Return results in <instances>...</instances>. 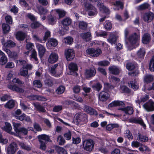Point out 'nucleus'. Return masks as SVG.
Masks as SVG:
<instances>
[{"label":"nucleus","instance_id":"f8f14e48","mask_svg":"<svg viewBox=\"0 0 154 154\" xmlns=\"http://www.w3.org/2000/svg\"><path fill=\"white\" fill-rule=\"evenodd\" d=\"M8 87L9 89L17 93H23L24 91L23 89L18 86L10 85H8Z\"/></svg>","mask_w":154,"mask_h":154},{"label":"nucleus","instance_id":"2f4dec72","mask_svg":"<svg viewBox=\"0 0 154 154\" xmlns=\"http://www.w3.org/2000/svg\"><path fill=\"white\" fill-rule=\"evenodd\" d=\"M19 132L16 134V136H20V134H22L24 135H26L27 134L28 130L24 127H23L19 128Z\"/></svg>","mask_w":154,"mask_h":154},{"label":"nucleus","instance_id":"9d476101","mask_svg":"<svg viewBox=\"0 0 154 154\" xmlns=\"http://www.w3.org/2000/svg\"><path fill=\"white\" fill-rule=\"evenodd\" d=\"M118 38V36L116 32H111L110 34L108 41L111 44H115Z\"/></svg>","mask_w":154,"mask_h":154},{"label":"nucleus","instance_id":"473e14b6","mask_svg":"<svg viewBox=\"0 0 154 154\" xmlns=\"http://www.w3.org/2000/svg\"><path fill=\"white\" fill-rule=\"evenodd\" d=\"M37 8L40 14H46L48 12V10L42 6H37Z\"/></svg>","mask_w":154,"mask_h":154},{"label":"nucleus","instance_id":"13d9d810","mask_svg":"<svg viewBox=\"0 0 154 154\" xmlns=\"http://www.w3.org/2000/svg\"><path fill=\"white\" fill-rule=\"evenodd\" d=\"M120 89L123 93H129L130 92V90L125 85H121L120 86Z\"/></svg>","mask_w":154,"mask_h":154},{"label":"nucleus","instance_id":"a18cd8bd","mask_svg":"<svg viewBox=\"0 0 154 154\" xmlns=\"http://www.w3.org/2000/svg\"><path fill=\"white\" fill-rule=\"evenodd\" d=\"M140 146L139 148V150L141 152H149L150 151V149L149 148L146 146L143 145L142 144H140Z\"/></svg>","mask_w":154,"mask_h":154},{"label":"nucleus","instance_id":"dca6fc26","mask_svg":"<svg viewBox=\"0 0 154 154\" xmlns=\"http://www.w3.org/2000/svg\"><path fill=\"white\" fill-rule=\"evenodd\" d=\"M54 11L58 15L59 19L63 18L66 15V12L63 10L57 9H54Z\"/></svg>","mask_w":154,"mask_h":154},{"label":"nucleus","instance_id":"2eb2a0df","mask_svg":"<svg viewBox=\"0 0 154 154\" xmlns=\"http://www.w3.org/2000/svg\"><path fill=\"white\" fill-rule=\"evenodd\" d=\"M36 47L38 50L39 56L40 57H42L45 52V48L42 45L40 44H37Z\"/></svg>","mask_w":154,"mask_h":154},{"label":"nucleus","instance_id":"49530a36","mask_svg":"<svg viewBox=\"0 0 154 154\" xmlns=\"http://www.w3.org/2000/svg\"><path fill=\"white\" fill-rule=\"evenodd\" d=\"M33 86L38 88H41L42 86V84L39 80H35L33 81Z\"/></svg>","mask_w":154,"mask_h":154},{"label":"nucleus","instance_id":"69168bd1","mask_svg":"<svg viewBox=\"0 0 154 154\" xmlns=\"http://www.w3.org/2000/svg\"><path fill=\"white\" fill-rule=\"evenodd\" d=\"M92 87L94 90L99 91L101 88L102 86L100 83H97L93 85Z\"/></svg>","mask_w":154,"mask_h":154},{"label":"nucleus","instance_id":"f704fd0d","mask_svg":"<svg viewBox=\"0 0 154 154\" xmlns=\"http://www.w3.org/2000/svg\"><path fill=\"white\" fill-rule=\"evenodd\" d=\"M150 6V5L147 3H145L137 7L138 10H143L147 9Z\"/></svg>","mask_w":154,"mask_h":154},{"label":"nucleus","instance_id":"aec40b11","mask_svg":"<svg viewBox=\"0 0 154 154\" xmlns=\"http://www.w3.org/2000/svg\"><path fill=\"white\" fill-rule=\"evenodd\" d=\"M125 104L122 101H113L112 103L109 105L108 107H111L114 106H124Z\"/></svg>","mask_w":154,"mask_h":154},{"label":"nucleus","instance_id":"8fccbe9b","mask_svg":"<svg viewBox=\"0 0 154 154\" xmlns=\"http://www.w3.org/2000/svg\"><path fill=\"white\" fill-rule=\"evenodd\" d=\"M63 106L62 105H56L53 108L52 111L54 112H58L62 110Z\"/></svg>","mask_w":154,"mask_h":154},{"label":"nucleus","instance_id":"a878e982","mask_svg":"<svg viewBox=\"0 0 154 154\" xmlns=\"http://www.w3.org/2000/svg\"><path fill=\"white\" fill-rule=\"evenodd\" d=\"M137 54L138 57L142 60L144 58L145 54V49L143 48H140L137 51Z\"/></svg>","mask_w":154,"mask_h":154},{"label":"nucleus","instance_id":"4468645a","mask_svg":"<svg viewBox=\"0 0 154 154\" xmlns=\"http://www.w3.org/2000/svg\"><path fill=\"white\" fill-rule=\"evenodd\" d=\"M96 73L95 69L94 68H91L86 70L85 75L87 78H89L94 76Z\"/></svg>","mask_w":154,"mask_h":154},{"label":"nucleus","instance_id":"de8ad7c7","mask_svg":"<svg viewBox=\"0 0 154 154\" xmlns=\"http://www.w3.org/2000/svg\"><path fill=\"white\" fill-rule=\"evenodd\" d=\"M2 28L4 33H8L10 30V26L8 24L5 23L2 24Z\"/></svg>","mask_w":154,"mask_h":154},{"label":"nucleus","instance_id":"7c9ffc66","mask_svg":"<svg viewBox=\"0 0 154 154\" xmlns=\"http://www.w3.org/2000/svg\"><path fill=\"white\" fill-rule=\"evenodd\" d=\"M33 104L37 110L39 112H46L44 107L40 104L35 103H33Z\"/></svg>","mask_w":154,"mask_h":154},{"label":"nucleus","instance_id":"37998d69","mask_svg":"<svg viewBox=\"0 0 154 154\" xmlns=\"http://www.w3.org/2000/svg\"><path fill=\"white\" fill-rule=\"evenodd\" d=\"M33 99L34 100H37L39 101H45L47 99L45 97L39 95H35L32 96Z\"/></svg>","mask_w":154,"mask_h":154},{"label":"nucleus","instance_id":"6e6d98bb","mask_svg":"<svg viewBox=\"0 0 154 154\" xmlns=\"http://www.w3.org/2000/svg\"><path fill=\"white\" fill-rule=\"evenodd\" d=\"M13 125L14 126V129L15 131L16 134L17 133L19 132V128L21 126V124L20 123H16L14 122H13Z\"/></svg>","mask_w":154,"mask_h":154},{"label":"nucleus","instance_id":"0eeeda50","mask_svg":"<svg viewBox=\"0 0 154 154\" xmlns=\"http://www.w3.org/2000/svg\"><path fill=\"white\" fill-rule=\"evenodd\" d=\"M140 35L134 33L131 35L129 37L128 40L130 43L132 44L136 43L140 39Z\"/></svg>","mask_w":154,"mask_h":154},{"label":"nucleus","instance_id":"ddd939ff","mask_svg":"<svg viewBox=\"0 0 154 154\" xmlns=\"http://www.w3.org/2000/svg\"><path fill=\"white\" fill-rule=\"evenodd\" d=\"M58 59V56L55 53L52 52L51 53L48 58V62L51 63H54L57 62Z\"/></svg>","mask_w":154,"mask_h":154},{"label":"nucleus","instance_id":"58836bf2","mask_svg":"<svg viewBox=\"0 0 154 154\" xmlns=\"http://www.w3.org/2000/svg\"><path fill=\"white\" fill-rule=\"evenodd\" d=\"M57 44V41L54 39H50L48 42V45L50 47L56 46Z\"/></svg>","mask_w":154,"mask_h":154},{"label":"nucleus","instance_id":"0e129e2a","mask_svg":"<svg viewBox=\"0 0 154 154\" xmlns=\"http://www.w3.org/2000/svg\"><path fill=\"white\" fill-rule=\"evenodd\" d=\"M57 142L60 145H63L65 142V140L63 137L61 136H59L57 138Z\"/></svg>","mask_w":154,"mask_h":154},{"label":"nucleus","instance_id":"79ce46f5","mask_svg":"<svg viewBox=\"0 0 154 154\" xmlns=\"http://www.w3.org/2000/svg\"><path fill=\"white\" fill-rule=\"evenodd\" d=\"M5 46H7L9 48L14 47L16 45V44L13 41L9 40L6 43H4Z\"/></svg>","mask_w":154,"mask_h":154},{"label":"nucleus","instance_id":"393cba45","mask_svg":"<svg viewBox=\"0 0 154 154\" xmlns=\"http://www.w3.org/2000/svg\"><path fill=\"white\" fill-rule=\"evenodd\" d=\"M128 85L129 87H131L134 90H137L139 86L137 82L135 80L130 81L128 83Z\"/></svg>","mask_w":154,"mask_h":154},{"label":"nucleus","instance_id":"4d7b16f0","mask_svg":"<svg viewBox=\"0 0 154 154\" xmlns=\"http://www.w3.org/2000/svg\"><path fill=\"white\" fill-rule=\"evenodd\" d=\"M4 54V55H2L0 59V64L2 65L5 64L7 62V58L5 54Z\"/></svg>","mask_w":154,"mask_h":154},{"label":"nucleus","instance_id":"6e6552de","mask_svg":"<svg viewBox=\"0 0 154 154\" xmlns=\"http://www.w3.org/2000/svg\"><path fill=\"white\" fill-rule=\"evenodd\" d=\"M154 18V14L151 12L145 13L143 16V20L148 23L150 22Z\"/></svg>","mask_w":154,"mask_h":154},{"label":"nucleus","instance_id":"7ed1b4c3","mask_svg":"<svg viewBox=\"0 0 154 154\" xmlns=\"http://www.w3.org/2000/svg\"><path fill=\"white\" fill-rule=\"evenodd\" d=\"M18 149L17 145L16 143L14 142L10 144L6 149L7 154H15Z\"/></svg>","mask_w":154,"mask_h":154},{"label":"nucleus","instance_id":"864d4df0","mask_svg":"<svg viewBox=\"0 0 154 154\" xmlns=\"http://www.w3.org/2000/svg\"><path fill=\"white\" fill-rule=\"evenodd\" d=\"M119 127V125L117 124H109L106 125V130L110 131L114 128H118Z\"/></svg>","mask_w":154,"mask_h":154},{"label":"nucleus","instance_id":"412c9836","mask_svg":"<svg viewBox=\"0 0 154 154\" xmlns=\"http://www.w3.org/2000/svg\"><path fill=\"white\" fill-rule=\"evenodd\" d=\"M26 36V34L21 31L17 32L16 35V38L18 40L20 41L23 40Z\"/></svg>","mask_w":154,"mask_h":154},{"label":"nucleus","instance_id":"603ef678","mask_svg":"<svg viewBox=\"0 0 154 154\" xmlns=\"http://www.w3.org/2000/svg\"><path fill=\"white\" fill-rule=\"evenodd\" d=\"M153 76L151 75L147 74L145 75L144 78V80L146 82H149L153 80Z\"/></svg>","mask_w":154,"mask_h":154},{"label":"nucleus","instance_id":"20e7f679","mask_svg":"<svg viewBox=\"0 0 154 154\" xmlns=\"http://www.w3.org/2000/svg\"><path fill=\"white\" fill-rule=\"evenodd\" d=\"M143 106L148 112L154 111V102L152 100H150L148 102L144 103Z\"/></svg>","mask_w":154,"mask_h":154},{"label":"nucleus","instance_id":"e433bc0d","mask_svg":"<svg viewBox=\"0 0 154 154\" xmlns=\"http://www.w3.org/2000/svg\"><path fill=\"white\" fill-rule=\"evenodd\" d=\"M69 70L72 72H74L78 70V67L76 64L74 63H71L68 66Z\"/></svg>","mask_w":154,"mask_h":154},{"label":"nucleus","instance_id":"72a5a7b5","mask_svg":"<svg viewBox=\"0 0 154 154\" xmlns=\"http://www.w3.org/2000/svg\"><path fill=\"white\" fill-rule=\"evenodd\" d=\"M137 140L141 142H146L148 140V137L146 136L141 134L140 133L137 134Z\"/></svg>","mask_w":154,"mask_h":154},{"label":"nucleus","instance_id":"f3484780","mask_svg":"<svg viewBox=\"0 0 154 154\" xmlns=\"http://www.w3.org/2000/svg\"><path fill=\"white\" fill-rule=\"evenodd\" d=\"M3 129L6 132L11 134L16 135L15 133L11 131V130L12 129L11 125L10 123L8 122L5 123V126H4Z\"/></svg>","mask_w":154,"mask_h":154},{"label":"nucleus","instance_id":"338daca9","mask_svg":"<svg viewBox=\"0 0 154 154\" xmlns=\"http://www.w3.org/2000/svg\"><path fill=\"white\" fill-rule=\"evenodd\" d=\"M73 39L70 36H68L65 38V42L67 44H71L72 43Z\"/></svg>","mask_w":154,"mask_h":154},{"label":"nucleus","instance_id":"09e8293b","mask_svg":"<svg viewBox=\"0 0 154 154\" xmlns=\"http://www.w3.org/2000/svg\"><path fill=\"white\" fill-rule=\"evenodd\" d=\"M84 6L85 9L87 10L91 11L95 8L92 5L87 2L85 3Z\"/></svg>","mask_w":154,"mask_h":154},{"label":"nucleus","instance_id":"5701e85b","mask_svg":"<svg viewBox=\"0 0 154 154\" xmlns=\"http://www.w3.org/2000/svg\"><path fill=\"white\" fill-rule=\"evenodd\" d=\"M38 138L39 142H43L42 141V140H45L46 142L51 141V140L50 139L49 137L45 134H43L38 135Z\"/></svg>","mask_w":154,"mask_h":154},{"label":"nucleus","instance_id":"f257e3e1","mask_svg":"<svg viewBox=\"0 0 154 154\" xmlns=\"http://www.w3.org/2000/svg\"><path fill=\"white\" fill-rule=\"evenodd\" d=\"M77 124L86 123L88 120L87 115L84 112H80L76 113L75 116Z\"/></svg>","mask_w":154,"mask_h":154},{"label":"nucleus","instance_id":"cd10ccee","mask_svg":"<svg viewBox=\"0 0 154 154\" xmlns=\"http://www.w3.org/2000/svg\"><path fill=\"white\" fill-rule=\"evenodd\" d=\"M15 102L12 100H9L6 104L5 105V107L6 108H7L9 109H11L13 108L14 106Z\"/></svg>","mask_w":154,"mask_h":154},{"label":"nucleus","instance_id":"423d86ee","mask_svg":"<svg viewBox=\"0 0 154 154\" xmlns=\"http://www.w3.org/2000/svg\"><path fill=\"white\" fill-rule=\"evenodd\" d=\"M72 20L70 18L66 17L62 20L61 23L63 25L64 31H66L68 30L69 29L68 26L71 23Z\"/></svg>","mask_w":154,"mask_h":154},{"label":"nucleus","instance_id":"c03bdc74","mask_svg":"<svg viewBox=\"0 0 154 154\" xmlns=\"http://www.w3.org/2000/svg\"><path fill=\"white\" fill-rule=\"evenodd\" d=\"M79 28L82 29H85L87 27V23L83 21H80L79 24Z\"/></svg>","mask_w":154,"mask_h":154},{"label":"nucleus","instance_id":"c9c22d12","mask_svg":"<svg viewBox=\"0 0 154 154\" xmlns=\"http://www.w3.org/2000/svg\"><path fill=\"white\" fill-rule=\"evenodd\" d=\"M45 83L46 85L48 86H52L53 85V82L51 77H47L45 81Z\"/></svg>","mask_w":154,"mask_h":154},{"label":"nucleus","instance_id":"a211bd4d","mask_svg":"<svg viewBox=\"0 0 154 154\" xmlns=\"http://www.w3.org/2000/svg\"><path fill=\"white\" fill-rule=\"evenodd\" d=\"M82 38L86 42H88L91 39V33L89 32L82 33L80 35Z\"/></svg>","mask_w":154,"mask_h":154},{"label":"nucleus","instance_id":"a19ab883","mask_svg":"<svg viewBox=\"0 0 154 154\" xmlns=\"http://www.w3.org/2000/svg\"><path fill=\"white\" fill-rule=\"evenodd\" d=\"M99 100L102 101H106V92L105 91H102L101 92L99 95Z\"/></svg>","mask_w":154,"mask_h":154},{"label":"nucleus","instance_id":"6ab92c4d","mask_svg":"<svg viewBox=\"0 0 154 154\" xmlns=\"http://www.w3.org/2000/svg\"><path fill=\"white\" fill-rule=\"evenodd\" d=\"M131 121L132 122L140 124L144 127H146L142 119L140 118H133L131 120Z\"/></svg>","mask_w":154,"mask_h":154},{"label":"nucleus","instance_id":"680f3d73","mask_svg":"<svg viewBox=\"0 0 154 154\" xmlns=\"http://www.w3.org/2000/svg\"><path fill=\"white\" fill-rule=\"evenodd\" d=\"M135 68L134 64L131 63H129L126 65V68L129 70H131L134 69Z\"/></svg>","mask_w":154,"mask_h":154},{"label":"nucleus","instance_id":"ea45409f","mask_svg":"<svg viewBox=\"0 0 154 154\" xmlns=\"http://www.w3.org/2000/svg\"><path fill=\"white\" fill-rule=\"evenodd\" d=\"M124 136L129 140L133 139V137L132 134L128 130H126L125 131L124 133Z\"/></svg>","mask_w":154,"mask_h":154},{"label":"nucleus","instance_id":"c756f323","mask_svg":"<svg viewBox=\"0 0 154 154\" xmlns=\"http://www.w3.org/2000/svg\"><path fill=\"white\" fill-rule=\"evenodd\" d=\"M109 71L112 74H118L119 73V70L117 67L115 66H110L109 68Z\"/></svg>","mask_w":154,"mask_h":154},{"label":"nucleus","instance_id":"b1692460","mask_svg":"<svg viewBox=\"0 0 154 154\" xmlns=\"http://www.w3.org/2000/svg\"><path fill=\"white\" fill-rule=\"evenodd\" d=\"M122 111H124L126 114L131 115L133 114L134 110L133 108L131 106H127L124 108L119 109Z\"/></svg>","mask_w":154,"mask_h":154},{"label":"nucleus","instance_id":"f03ea898","mask_svg":"<svg viewBox=\"0 0 154 154\" xmlns=\"http://www.w3.org/2000/svg\"><path fill=\"white\" fill-rule=\"evenodd\" d=\"M82 144L85 150L91 152L94 149V143L91 139L86 140L82 142Z\"/></svg>","mask_w":154,"mask_h":154},{"label":"nucleus","instance_id":"3c124183","mask_svg":"<svg viewBox=\"0 0 154 154\" xmlns=\"http://www.w3.org/2000/svg\"><path fill=\"white\" fill-rule=\"evenodd\" d=\"M65 88L64 86H60L59 87L56 91V92L58 94L63 93L65 91Z\"/></svg>","mask_w":154,"mask_h":154},{"label":"nucleus","instance_id":"c85d7f7f","mask_svg":"<svg viewBox=\"0 0 154 154\" xmlns=\"http://www.w3.org/2000/svg\"><path fill=\"white\" fill-rule=\"evenodd\" d=\"M97 6L99 8L100 11L103 13L105 12V7L101 1L100 0L97 1Z\"/></svg>","mask_w":154,"mask_h":154},{"label":"nucleus","instance_id":"4be33fe9","mask_svg":"<svg viewBox=\"0 0 154 154\" xmlns=\"http://www.w3.org/2000/svg\"><path fill=\"white\" fill-rule=\"evenodd\" d=\"M151 40L150 35L148 33L144 34L143 36L142 41L144 44H146L149 42Z\"/></svg>","mask_w":154,"mask_h":154},{"label":"nucleus","instance_id":"bb28decb","mask_svg":"<svg viewBox=\"0 0 154 154\" xmlns=\"http://www.w3.org/2000/svg\"><path fill=\"white\" fill-rule=\"evenodd\" d=\"M19 145L22 149L28 151L31 150L32 149V147L30 146L23 142H19Z\"/></svg>","mask_w":154,"mask_h":154},{"label":"nucleus","instance_id":"1a4fd4ad","mask_svg":"<svg viewBox=\"0 0 154 154\" xmlns=\"http://www.w3.org/2000/svg\"><path fill=\"white\" fill-rule=\"evenodd\" d=\"M65 54L66 59L68 61L72 60L75 56L73 50L72 49H68L66 50Z\"/></svg>","mask_w":154,"mask_h":154},{"label":"nucleus","instance_id":"39448f33","mask_svg":"<svg viewBox=\"0 0 154 154\" xmlns=\"http://www.w3.org/2000/svg\"><path fill=\"white\" fill-rule=\"evenodd\" d=\"M87 53L93 57H97L101 54V51L100 49L96 50L94 48H89L86 50Z\"/></svg>","mask_w":154,"mask_h":154},{"label":"nucleus","instance_id":"052dcab7","mask_svg":"<svg viewBox=\"0 0 154 154\" xmlns=\"http://www.w3.org/2000/svg\"><path fill=\"white\" fill-rule=\"evenodd\" d=\"M57 150L59 154H67L66 151L63 148L58 147L57 148Z\"/></svg>","mask_w":154,"mask_h":154},{"label":"nucleus","instance_id":"4c0bfd02","mask_svg":"<svg viewBox=\"0 0 154 154\" xmlns=\"http://www.w3.org/2000/svg\"><path fill=\"white\" fill-rule=\"evenodd\" d=\"M28 74V71L26 68L24 66L20 69V71L19 73V75L23 76H26Z\"/></svg>","mask_w":154,"mask_h":154},{"label":"nucleus","instance_id":"e2e57ef3","mask_svg":"<svg viewBox=\"0 0 154 154\" xmlns=\"http://www.w3.org/2000/svg\"><path fill=\"white\" fill-rule=\"evenodd\" d=\"M114 5L117 6V8H115V9H117L119 10V8H118L119 6L120 7V8L122 9L123 8V4L120 1H116L115 3L114 4Z\"/></svg>","mask_w":154,"mask_h":154},{"label":"nucleus","instance_id":"774afa93","mask_svg":"<svg viewBox=\"0 0 154 154\" xmlns=\"http://www.w3.org/2000/svg\"><path fill=\"white\" fill-rule=\"evenodd\" d=\"M56 18H55L51 16L49 19L48 23L50 24L53 25L56 23Z\"/></svg>","mask_w":154,"mask_h":154},{"label":"nucleus","instance_id":"bf43d9fd","mask_svg":"<svg viewBox=\"0 0 154 154\" xmlns=\"http://www.w3.org/2000/svg\"><path fill=\"white\" fill-rule=\"evenodd\" d=\"M5 51L8 54L9 57L11 58L14 57H16L17 55V54L16 52H12L9 49H6L5 50Z\"/></svg>","mask_w":154,"mask_h":154},{"label":"nucleus","instance_id":"9b49d317","mask_svg":"<svg viewBox=\"0 0 154 154\" xmlns=\"http://www.w3.org/2000/svg\"><path fill=\"white\" fill-rule=\"evenodd\" d=\"M84 110L91 115H97V112L94 109L86 105H85L84 107Z\"/></svg>","mask_w":154,"mask_h":154},{"label":"nucleus","instance_id":"5fc2aeb1","mask_svg":"<svg viewBox=\"0 0 154 154\" xmlns=\"http://www.w3.org/2000/svg\"><path fill=\"white\" fill-rule=\"evenodd\" d=\"M58 66V64H55L51 67L50 71L51 73L53 75L55 76V75L56 73V69Z\"/></svg>","mask_w":154,"mask_h":154}]
</instances>
